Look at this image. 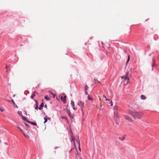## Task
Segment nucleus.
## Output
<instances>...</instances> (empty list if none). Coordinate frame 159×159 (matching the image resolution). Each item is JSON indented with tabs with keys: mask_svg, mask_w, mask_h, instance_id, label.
<instances>
[{
	"mask_svg": "<svg viewBox=\"0 0 159 159\" xmlns=\"http://www.w3.org/2000/svg\"><path fill=\"white\" fill-rule=\"evenodd\" d=\"M131 114L134 118L139 119H141L143 115L142 112L132 111L131 112Z\"/></svg>",
	"mask_w": 159,
	"mask_h": 159,
	"instance_id": "f257e3e1",
	"label": "nucleus"
},
{
	"mask_svg": "<svg viewBox=\"0 0 159 159\" xmlns=\"http://www.w3.org/2000/svg\"><path fill=\"white\" fill-rule=\"evenodd\" d=\"M129 72H127L125 75L123 76H121V78L122 79H124V81L127 80L126 84H128L129 83V78L128 77V75L129 74Z\"/></svg>",
	"mask_w": 159,
	"mask_h": 159,
	"instance_id": "f03ea898",
	"label": "nucleus"
},
{
	"mask_svg": "<svg viewBox=\"0 0 159 159\" xmlns=\"http://www.w3.org/2000/svg\"><path fill=\"white\" fill-rule=\"evenodd\" d=\"M78 105L81 107V110L83 115L84 113L83 109L84 107V103L81 101H80L78 102Z\"/></svg>",
	"mask_w": 159,
	"mask_h": 159,
	"instance_id": "7ed1b4c3",
	"label": "nucleus"
},
{
	"mask_svg": "<svg viewBox=\"0 0 159 159\" xmlns=\"http://www.w3.org/2000/svg\"><path fill=\"white\" fill-rule=\"evenodd\" d=\"M125 119L127 120L128 121L131 122L132 121V120L130 117V116L129 115H125Z\"/></svg>",
	"mask_w": 159,
	"mask_h": 159,
	"instance_id": "20e7f679",
	"label": "nucleus"
},
{
	"mask_svg": "<svg viewBox=\"0 0 159 159\" xmlns=\"http://www.w3.org/2000/svg\"><path fill=\"white\" fill-rule=\"evenodd\" d=\"M66 95H64L63 97L62 96H61V101L63 102L64 103H65V102L66 101Z\"/></svg>",
	"mask_w": 159,
	"mask_h": 159,
	"instance_id": "39448f33",
	"label": "nucleus"
},
{
	"mask_svg": "<svg viewBox=\"0 0 159 159\" xmlns=\"http://www.w3.org/2000/svg\"><path fill=\"white\" fill-rule=\"evenodd\" d=\"M43 106H44L43 103V102H42L40 104V106H39V109L40 110H41L42 109L43 107Z\"/></svg>",
	"mask_w": 159,
	"mask_h": 159,
	"instance_id": "423d86ee",
	"label": "nucleus"
},
{
	"mask_svg": "<svg viewBox=\"0 0 159 159\" xmlns=\"http://www.w3.org/2000/svg\"><path fill=\"white\" fill-rule=\"evenodd\" d=\"M71 138L72 141L73 142L74 146H75V139L73 134L71 135Z\"/></svg>",
	"mask_w": 159,
	"mask_h": 159,
	"instance_id": "0eeeda50",
	"label": "nucleus"
},
{
	"mask_svg": "<svg viewBox=\"0 0 159 159\" xmlns=\"http://www.w3.org/2000/svg\"><path fill=\"white\" fill-rule=\"evenodd\" d=\"M16 127L20 130L22 133H23V130L21 129V128L18 125H17L16 126Z\"/></svg>",
	"mask_w": 159,
	"mask_h": 159,
	"instance_id": "6e6552de",
	"label": "nucleus"
},
{
	"mask_svg": "<svg viewBox=\"0 0 159 159\" xmlns=\"http://www.w3.org/2000/svg\"><path fill=\"white\" fill-rule=\"evenodd\" d=\"M141 98L142 100H145L146 99V97L142 95L141 96Z\"/></svg>",
	"mask_w": 159,
	"mask_h": 159,
	"instance_id": "1a4fd4ad",
	"label": "nucleus"
},
{
	"mask_svg": "<svg viewBox=\"0 0 159 159\" xmlns=\"http://www.w3.org/2000/svg\"><path fill=\"white\" fill-rule=\"evenodd\" d=\"M24 135V136L27 139H28L30 138V137L29 135L26 134H25L24 132H23V133H22Z\"/></svg>",
	"mask_w": 159,
	"mask_h": 159,
	"instance_id": "9d476101",
	"label": "nucleus"
},
{
	"mask_svg": "<svg viewBox=\"0 0 159 159\" xmlns=\"http://www.w3.org/2000/svg\"><path fill=\"white\" fill-rule=\"evenodd\" d=\"M67 113L70 118H73V117L71 115V113L69 111H68L67 112Z\"/></svg>",
	"mask_w": 159,
	"mask_h": 159,
	"instance_id": "9b49d317",
	"label": "nucleus"
},
{
	"mask_svg": "<svg viewBox=\"0 0 159 159\" xmlns=\"http://www.w3.org/2000/svg\"><path fill=\"white\" fill-rule=\"evenodd\" d=\"M117 110H118V108H117V106L116 105L115 106L114 108V111H117Z\"/></svg>",
	"mask_w": 159,
	"mask_h": 159,
	"instance_id": "f8f14e48",
	"label": "nucleus"
},
{
	"mask_svg": "<svg viewBox=\"0 0 159 159\" xmlns=\"http://www.w3.org/2000/svg\"><path fill=\"white\" fill-rule=\"evenodd\" d=\"M44 120H45L44 121V123H46L47 121V117L46 116H45V117H44Z\"/></svg>",
	"mask_w": 159,
	"mask_h": 159,
	"instance_id": "ddd939ff",
	"label": "nucleus"
},
{
	"mask_svg": "<svg viewBox=\"0 0 159 159\" xmlns=\"http://www.w3.org/2000/svg\"><path fill=\"white\" fill-rule=\"evenodd\" d=\"M119 139L120 140L123 141L125 139V137L124 136H123L122 137H119Z\"/></svg>",
	"mask_w": 159,
	"mask_h": 159,
	"instance_id": "4468645a",
	"label": "nucleus"
},
{
	"mask_svg": "<svg viewBox=\"0 0 159 159\" xmlns=\"http://www.w3.org/2000/svg\"><path fill=\"white\" fill-rule=\"evenodd\" d=\"M88 100H92V101H93V98H92L90 97L89 96V95H88Z\"/></svg>",
	"mask_w": 159,
	"mask_h": 159,
	"instance_id": "2eb2a0df",
	"label": "nucleus"
},
{
	"mask_svg": "<svg viewBox=\"0 0 159 159\" xmlns=\"http://www.w3.org/2000/svg\"><path fill=\"white\" fill-rule=\"evenodd\" d=\"M118 112L117 111H114V115L115 116H116L117 117V116H118Z\"/></svg>",
	"mask_w": 159,
	"mask_h": 159,
	"instance_id": "dca6fc26",
	"label": "nucleus"
},
{
	"mask_svg": "<svg viewBox=\"0 0 159 159\" xmlns=\"http://www.w3.org/2000/svg\"><path fill=\"white\" fill-rule=\"evenodd\" d=\"M28 122L30 123L31 124H32L34 125H37L36 123L35 122H30V121Z\"/></svg>",
	"mask_w": 159,
	"mask_h": 159,
	"instance_id": "f3484780",
	"label": "nucleus"
},
{
	"mask_svg": "<svg viewBox=\"0 0 159 159\" xmlns=\"http://www.w3.org/2000/svg\"><path fill=\"white\" fill-rule=\"evenodd\" d=\"M94 80H95V83H96L97 82H98V83H100V82L97 80V79L95 78L94 79Z\"/></svg>",
	"mask_w": 159,
	"mask_h": 159,
	"instance_id": "a211bd4d",
	"label": "nucleus"
},
{
	"mask_svg": "<svg viewBox=\"0 0 159 159\" xmlns=\"http://www.w3.org/2000/svg\"><path fill=\"white\" fill-rule=\"evenodd\" d=\"M35 96V95L34 93H33L31 96V97L32 99H33L34 97Z\"/></svg>",
	"mask_w": 159,
	"mask_h": 159,
	"instance_id": "6ab92c4d",
	"label": "nucleus"
},
{
	"mask_svg": "<svg viewBox=\"0 0 159 159\" xmlns=\"http://www.w3.org/2000/svg\"><path fill=\"white\" fill-rule=\"evenodd\" d=\"M71 104L72 105V107H74V103L73 101H71Z\"/></svg>",
	"mask_w": 159,
	"mask_h": 159,
	"instance_id": "aec40b11",
	"label": "nucleus"
},
{
	"mask_svg": "<svg viewBox=\"0 0 159 159\" xmlns=\"http://www.w3.org/2000/svg\"><path fill=\"white\" fill-rule=\"evenodd\" d=\"M22 119H23V120H25V121H27V122H28V121H26V119H26V117H24L23 116V117H22Z\"/></svg>",
	"mask_w": 159,
	"mask_h": 159,
	"instance_id": "412c9836",
	"label": "nucleus"
},
{
	"mask_svg": "<svg viewBox=\"0 0 159 159\" xmlns=\"http://www.w3.org/2000/svg\"><path fill=\"white\" fill-rule=\"evenodd\" d=\"M45 99H46L47 100H49V98L47 96H45Z\"/></svg>",
	"mask_w": 159,
	"mask_h": 159,
	"instance_id": "4be33fe9",
	"label": "nucleus"
},
{
	"mask_svg": "<svg viewBox=\"0 0 159 159\" xmlns=\"http://www.w3.org/2000/svg\"><path fill=\"white\" fill-rule=\"evenodd\" d=\"M88 88V86L87 85H85L84 87L85 90H87Z\"/></svg>",
	"mask_w": 159,
	"mask_h": 159,
	"instance_id": "5701e85b",
	"label": "nucleus"
},
{
	"mask_svg": "<svg viewBox=\"0 0 159 159\" xmlns=\"http://www.w3.org/2000/svg\"><path fill=\"white\" fill-rule=\"evenodd\" d=\"M77 142L79 144V145H80V140L79 139H78L76 140Z\"/></svg>",
	"mask_w": 159,
	"mask_h": 159,
	"instance_id": "b1692460",
	"label": "nucleus"
},
{
	"mask_svg": "<svg viewBox=\"0 0 159 159\" xmlns=\"http://www.w3.org/2000/svg\"><path fill=\"white\" fill-rule=\"evenodd\" d=\"M4 109L2 107H0V110L1 111V112H2L3 111H4Z\"/></svg>",
	"mask_w": 159,
	"mask_h": 159,
	"instance_id": "393cba45",
	"label": "nucleus"
},
{
	"mask_svg": "<svg viewBox=\"0 0 159 159\" xmlns=\"http://www.w3.org/2000/svg\"><path fill=\"white\" fill-rule=\"evenodd\" d=\"M153 63L152 65V66L153 67V66L155 65V63H154V59H153Z\"/></svg>",
	"mask_w": 159,
	"mask_h": 159,
	"instance_id": "a878e982",
	"label": "nucleus"
},
{
	"mask_svg": "<svg viewBox=\"0 0 159 159\" xmlns=\"http://www.w3.org/2000/svg\"><path fill=\"white\" fill-rule=\"evenodd\" d=\"M35 109L36 110H38V105L37 104L36 105V107L35 108Z\"/></svg>",
	"mask_w": 159,
	"mask_h": 159,
	"instance_id": "bb28decb",
	"label": "nucleus"
},
{
	"mask_svg": "<svg viewBox=\"0 0 159 159\" xmlns=\"http://www.w3.org/2000/svg\"><path fill=\"white\" fill-rule=\"evenodd\" d=\"M11 102H12V103L14 104V105H15V102H14V100H13V99H12V100H11Z\"/></svg>",
	"mask_w": 159,
	"mask_h": 159,
	"instance_id": "cd10ccee",
	"label": "nucleus"
},
{
	"mask_svg": "<svg viewBox=\"0 0 159 159\" xmlns=\"http://www.w3.org/2000/svg\"><path fill=\"white\" fill-rule=\"evenodd\" d=\"M5 68L6 69V72H7V66H6Z\"/></svg>",
	"mask_w": 159,
	"mask_h": 159,
	"instance_id": "c85d7f7f",
	"label": "nucleus"
},
{
	"mask_svg": "<svg viewBox=\"0 0 159 159\" xmlns=\"http://www.w3.org/2000/svg\"><path fill=\"white\" fill-rule=\"evenodd\" d=\"M104 109L103 108H102V106H101L100 109L102 110H103Z\"/></svg>",
	"mask_w": 159,
	"mask_h": 159,
	"instance_id": "c756f323",
	"label": "nucleus"
},
{
	"mask_svg": "<svg viewBox=\"0 0 159 159\" xmlns=\"http://www.w3.org/2000/svg\"><path fill=\"white\" fill-rule=\"evenodd\" d=\"M110 103H111V106H112L113 105L112 102V101H111L110 102Z\"/></svg>",
	"mask_w": 159,
	"mask_h": 159,
	"instance_id": "7c9ffc66",
	"label": "nucleus"
},
{
	"mask_svg": "<svg viewBox=\"0 0 159 159\" xmlns=\"http://www.w3.org/2000/svg\"><path fill=\"white\" fill-rule=\"evenodd\" d=\"M129 56L128 57V60H127V62H128V61H129Z\"/></svg>",
	"mask_w": 159,
	"mask_h": 159,
	"instance_id": "2f4dec72",
	"label": "nucleus"
},
{
	"mask_svg": "<svg viewBox=\"0 0 159 159\" xmlns=\"http://www.w3.org/2000/svg\"><path fill=\"white\" fill-rule=\"evenodd\" d=\"M85 93L86 95H87L88 94V92L87 90H85Z\"/></svg>",
	"mask_w": 159,
	"mask_h": 159,
	"instance_id": "473e14b6",
	"label": "nucleus"
},
{
	"mask_svg": "<svg viewBox=\"0 0 159 159\" xmlns=\"http://www.w3.org/2000/svg\"><path fill=\"white\" fill-rule=\"evenodd\" d=\"M103 97L104 98H105V99H106V98H106V97L105 95H103Z\"/></svg>",
	"mask_w": 159,
	"mask_h": 159,
	"instance_id": "72a5a7b5",
	"label": "nucleus"
},
{
	"mask_svg": "<svg viewBox=\"0 0 159 159\" xmlns=\"http://www.w3.org/2000/svg\"><path fill=\"white\" fill-rule=\"evenodd\" d=\"M105 101H110V100L109 99H108L107 98H106V99H105Z\"/></svg>",
	"mask_w": 159,
	"mask_h": 159,
	"instance_id": "f704fd0d",
	"label": "nucleus"
},
{
	"mask_svg": "<svg viewBox=\"0 0 159 159\" xmlns=\"http://www.w3.org/2000/svg\"><path fill=\"white\" fill-rule=\"evenodd\" d=\"M79 149L80 151H81V149L80 147V145H79Z\"/></svg>",
	"mask_w": 159,
	"mask_h": 159,
	"instance_id": "c9c22d12",
	"label": "nucleus"
},
{
	"mask_svg": "<svg viewBox=\"0 0 159 159\" xmlns=\"http://www.w3.org/2000/svg\"><path fill=\"white\" fill-rule=\"evenodd\" d=\"M61 118H62V119H66V117H64V116H62L61 117Z\"/></svg>",
	"mask_w": 159,
	"mask_h": 159,
	"instance_id": "e433bc0d",
	"label": "nucleus"
},
{
	"mask_svg": "<svg viewBox=\"0 0 159 159\" xmlns=\"http://www.w3.org/2000/svg\"><path fill=\"white\" fill-rule=\"evenodd\" d=\"M14 105V107H16V108L17 107V106L15 105V104Z\"/></svg>",
	"mask_w": 159,
	"mask_h": 159,
	"instance_id": "4c0bfd02",
	"label": "nucleus"
},
{
	"mask_svg": "<svg viewBox=\"0 0 159 159\" xmlns=\"http://www.w3.org/2000/svg\"><path fill=\"white\" fill-rule=\"evenodd\" d=\"M73 108V109L74 110H76V108L74 106V107H72Z\"/></svg>",
	"mask_w": 159,
	"mask_h": 159,
	"instance_id": "58836bf2",
	"label": "nucleus"
},
{
	"mask_svg": "<svg viewBox=\"0 0 159 159\" xmlns=\"http://www.w3.org/2000/svg\"><path fill=\"white\" fill-rule=\"evenodd\" d=\"M34 100L36 102V103H37V102L35 100Z\"/></svg>",
	"mask_w": 159,
	"mask_h": 159,
	"instance_id": "ea45409f",
	"label": "nucleus"
},
{
	"mask_svg": "<svg viewBox=\"0 0 159 159\" xmlns=\"http://www.w3.org/2000/svg\"><path fill=\"white\" fill-rule=\"evenodd\" d=\"M45 107H47V105H45Z\"/></svg>",
	"mask_w": 159,
	"mask_h": 159,
	"instance_id": "a19ab883",
	"label": "nucleus"
},
{
	"mask_svg": "<svg viewBox=\"0 0 159 159\" xmlns=\"http://www.w3.org/2000/svg\"><path fill=\"white\" fill-rule=\"evenodd\" d=\"M15 96V95H13V97H14Z\"/></svg>",
	"mask_w": 159,
	"mask_h": 159,
	"instance_id": "79ce46f5",
	"label": "nucleus"
},
{
	"mask_svg": "<svg viewBox=\"0 0 159 159\" xmlns=\"http://www.w3.org/2000/svg\"><path fill=\"white\" fill-rule=\"evenodd\" d=\"M77 159H78V158H77Z\"/></svg>",
	"mask_w": 159,
	"mask_h": 159,
	"instance_id": "37998d69",
	"label": "nucleus"
},
{
	"mask_svg": "<svg viewBox=\"0 0 159 159\" xmlns=\"http://www.w3.org/2000/svg\"><path fill=\"white\" fill-rule=\"evenodd\" d=\"M80 159H81V158H80Z\"/></svg>",
	"mask_w": 159,
	"mask_h": 159,
	"instance_id": "c03bdc74",
	"label": "nucleus"
}]
</instances>
